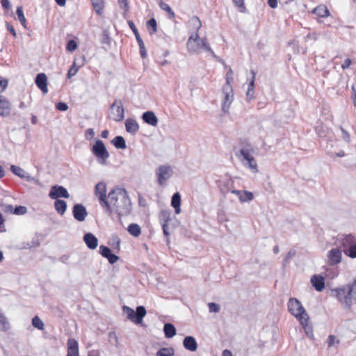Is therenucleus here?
I'll return each instance as SVG.
<instances>
[{
    "label": "nucleus",
    "mask_w": 356,
    "mask_h": 356,
    "mask_svg": "<svg viewBox=\"0 0 356 356\" xmlns=\"http://www.w3.org/2000/svg\"><path fill=\"white\" fill-rule=\"evenodd\" d=\"M128 24H129V28L131 29V31L134 33L136 38L137 37V35H140L133 21H129Z\"/></svg>",
    "instance_id": "obj_59"
},
{
    "label": "nucleus",
    "mask_w": 356,
    "mask_h": 356,
    "mask_svg": "<svg viewBox=\"0 0 356 356\" xmlns=\"http://www.w3.org/2000/svg\"><path fill=\"white\" fill-rule=\"evenodd\" d=\"M174 353L172 348H162L157 351L156 356H172Z\"/></svg>",
    "instance_id": "obj_36"
},
{
    "label": "nucleus",
    "mask_w": 356,
    "mask_h": 356,
    "mask_svg": "<svg viewBox=\"0 0 356 356\" xmlns=\"http://www.w3.org/2000/svg\"><path fill=\"white\" fill-rule=\"evenodd\" d=\"M122 311L127 314V318L136 324L140 323L147 312L144 306H138L136 311L128 306H123Z\"/></svg>",
    "instance_id": "obj_6"
},
{
    "label": "nucleus",
    "mask_w": 356,
    "mask_h": 356,
    "mask_svg": "<svg viewBox=\"0 0 356 356\" xmlns=\"http://www.w3.org/2000/svg\"><path fill=\"white\" fill-rule=\"evenodd\" d=\"M147 25L148 27H150L152 29V31H149L150 35H152L157 31V29H156L157 24H156V21L154 18H151L149 20H148Z\"/></svg>",
    "instance_id": "obj_44"
},
{
    "label": "nucleus",
    "mask_w": 356,
    "mask_h": 356,
    "mask_svg": "<svg viewBox=\"0 0 356 356\" xmlns=\"http://www.w3.org/2000/svg\"><path fill=\"white\" fill-rule=\"evenodd\" d=\"M143 120L153 127H156L158 124V118L153 111H146L142 115Z\"/></svg>",
    "instance_id": "obj_22"
},
{
    "label": "nucleus",
    "mask_w": 356,
    "mask_h": 356,
    "mask_svg": "<svg viewBox=\"0 0 356 356\" xmlns=\"http://www.w3.org/2000/svg\"><path fill=\"white\" fill-rule=\"evenodd\" d=\"M186 44L189 53L198 54L202 50L205 51L210 53L211 55L216 59V60L224 64V61L215 54L210 45L207 43V38H200L197 33H195V35H192L189 37Z\"/></svg>",
    "instance_id": "obj_4"
},
{
    "label": "nucleus",
    "mask_w": 356,
    "mask_h": 356,
    "mask_svg": "<svg viewBox=\"0 0 356 356\" xmlns=\"http://www.w3.org/2000/svg\"><path fill=\"white\" fill-rule=\"evenodd\" d=\"M350 64H351V60L350 58H346L344 60L343 63L341 65V67H342V69L345 70V69L349 67Z\"/></svg>",
    "instance_id": "obj_63"
},
{
    "label": "nucleus",
    "mask_w": 356,
    "mask_h": 356,
    "mask_svg": "<svg viewBox=\"0 0 356 356\" xmlns=\"http://www.w3.org/2000/svg\"><path fill=\"white\" fill-rule=\"evenodd\" d=\"M232 186H233V181H232L231 179H229V180L225 181L220 186V192L223 194L227 193L230 190L231 187H232Z\"/></svg>",
    "instance_id": "obj_39"
},
{
    "label": "nucleus",
    "mask_w": 356,
    "mask_h": 356,
    "mask_svg": "<svg viewBox=\"0 0 356 356\" xmlns=\"http://www.w3.org/2000/svg\"><path fill=\"white\" fill-rule=\"evenodd\" d=\"M49 196L51 199L58 200V198L61 197L69 198L70 195L65 187L59 185H54L51 187Z\"/></svg>",
    "instance_id": "obj_12"
},
{
    "label": "nucleus",
    "mask_w": 356,
    "mask_h": 356,
    "mask_svg": "<svg viewBox=\"0 0 356 356\" xmlns=\"http://www.w3.org/2000/svg\"><path fill=\"white\" fill-rule=\"evenodd\" d=\"M67 356H79L78 342L74 339H69L67 341Z\"/></svg>",
    "instance_id": "obj_23"
},
{
    "label": "nucleus",
    "mask_w": 356,
    "mask_h": 356,
    "mask_svg": "<svg viewBox=\"0 0 356 356\" xmlns=\"http://www.w3.org/2000/svg\"><path fill=\"white\" fill-rule=\"evenodd\" d=\"M16 14L22 25L24 27H26V18L24 15L23 9L21 6L17 8Z\"/></svg>",
    "instance_id": "obj_40"
},
{
    "label": "nucleus",
    "mask_w": 356,
    "mask_h": 356,
    "mask_svg": "<svg viewBox=\"0 0 356 356\" xmlns=\"http://www.w3.org/2000/svg\"><path fill=\"white\" fill-rule=\"evenodd\" d=\"M118 3L120 7L124 10V13L129 12V6L127 0H118Z\"/></svg>",
    "instance_id": "obj_52"
},
{
    "label": "nucleus",
    "mask_w": 356,
    "mask_h": 356,
    "mask_svg": "<svg viewBox=\"0 0 356 356\" xmlns=\"http://www.w3.org/2000/svg\"><path fill=\"white\" fill-rule=\"evenodd\" d=\"M209 312L218 313L219 312L220 307V305L215 302H209L208 304Z\"/></svg>",
    "instance_id": "obj_50"
},
{
    "label": "nucleus",
    "mask_w": 356,
    "mask_h": 356,
    "mask_svg": "<svg viewBox=\"0 0 356 356\" xmlns=\"http://www.w3.org/2000/svg\"><path fill=\"white\" fill-rule=\"evenodd\" d=\"M159 7L161 10H165L168 13L170 18L172 19L175 17V14L172 8L169 6L168 4L163 2L162 0H160L159 1Z\"/></svg>",
    "instance_id": "obj_35"
},
{
    "label": "nucleus",
    "mask_w": 356,
    "mask_h": 356,
    "mask_svg": "<svg viewBox=\"0 0 356 356\" xmlns=\"http://www.w3.org/2000/svg\"><path fill=\"white\" fill-rule=\"evenodd\" d=\"M11 106L10 102L3 96L0 95V115L7 117L10 114Z\"/></svg>",
    "instance_id": "obj_18"
},
{
    "label": "nucleus",
    "mask_w": 356,
    "mask_h": 356,
    "mask_svg": "<svg viewBox=\"0 0 356 356\" xmlns=\"http://www.w3.org/2000/svg\"><path fill=\"white\" fill-rule=\"evenodd\" d=\"M268 4L270 8H275L277 6V0H268Z\"/></svg>",
    "instance_id": "obj_64"
},
{
    "label": "nucleus",
    "mask_w": 356,
    "mask_h": 356,
    "mask_svg": "<svg viewBox=\"0 0 356 356\" xmlns=\"http://www.w3.org/2000/svg\"><path fill=\"white\" fill-rule=\"evenodd\" d=\"M222 91L224 95L222 104V110L223 112L227 113L229 108V106L234 99L232 86H223Z\"/></svg>",
    "instance_id": "obj_9"
},
{
    "label": "nucleus",
    "mask_w": 356,
    "mask_h": 356,
    "mask_svg": "<svg viewBox=\"0 0 356 356\" xmlns=\"http://www.w3.org/2000/svg\"><path fill=\"white\" fill-rule=\"evenodd\" d=\"M331 293L332 296L349 308L353 302H356V280L343 287L332 289Z\"/></svg>",
    "instance_id": "obj_3"
},
{
    "label": "nucleus",
    "mask_w": 356,
    "mask_h": 356,
    "mask_svg": "<svg viewBox=\"0 0 356 356\" xmlns=\"http://www.w3.org/2000/svg\"><path fill=\"white\" fill-rule=\"evenodd\" d=\"M95 136V131L93 129H88L85 134V137L87 140L92 139Z\"/></svg>",
    "instance_id": "obj_61"
},
{
    "label": "nucleus",
    "mask_w": 356,
    "mask_h": 356,
    "mask_svg": "<svg viewBox=\"0 0 356 356\" xmlns=\"http://www.w3.org/2000/svg\"><path fill=\"white\" fill-rule=\"evenodd\" d=\"M111 241H112V245H115V248L117 249L118 251L120 250V239L117 236H112V238H111Z\"/></svg>",
    "instance_id": "obj_51"
},
{
    "label": "nucleus",
    "mask_w": 356,
    "mask_h": 356,
    "mask_svg": "<svg viewBox=\"0 0 356 356\" xmlns=\"http://www.w3.org/2000/svg\"><path fill=\"white\" fill-rule=\"evenodd\" d=\"M110 37L108 35V33L106 31H103L102 38H101V42L102 44H110Z\"/></svg>",
    "instance_id": "obj_55"
},
{
    "label": "nucleus",
    "mask_w": 356,
    "mask_h": 356,
    "mask_svg": "<svg viewBox=\"0 0 356 356\" xmlns=\"http://www.w3.org/2000/svg\"><path fill=\"white\" fill-rule=\"evenodd\" d=\"M127 231L134 236H138L141 233L140 227L136 223H131L128 226Z\"/></svg>",
    "instance_id": "obj_33"
},
{
    "label": "nucleus",
    "mask_w": 356,
    "mask_h": 356,
    "mask_svg": "<svg viewBox=\"0 0 356 356\" xmlns=\"http://www.w3.org/2000/svg\"><path fill=\"white\" fill-rule=\"evenodd\" d=\"M311 283L317 291H322L325 288V280L323 276L314 275L311 277Z\"/></svg>",
    "instance_id": "obj_21"
},
{
    "label": "nucleus",
    "mask_w": 356,
    "mask_h": 356,
    "mask_svg": "<svg viewBox=\"0 0 356 356\" xmlns=\"http://www.w3.org/2000/svg\"><path fill=\"white\" fill-rule=\"evenodd\" d=\"M107 204L108 207L104 208H106V212L110 216L113 212L118 213L120 217L127 216L131 211V202L124 188L112 189L108 194Z\"/></svg>",
    "instance_id": "obj_1"
},
{
    "label": "nucleus",
    "mask_w": 356,
    "mask_h": 356,
    "mask_svg": "<svg viewBox=\"0 0 356 356\" xmlns=\"http://www.w3.org/2000/svg\"><path fill=\"white\" fill-rule=\"evenodd\" d=\"M252 146L250 144H246L239 150V153H236V154L245 167L248 168L253 172L256 173L258 172L257 163L254 158L252 156Z\"/></svg>",
    "instance_id": "obj_5"
},
{
    "label": "nucleus",
    "mask_w": 356,
    "mask_h": 356,
    "mask_svg": "<svg viewBox=\"0 0 356 356\" xmlns=\"http://www.w3.org/2000/svg\"><path fill=\"white\" fill-rule=\"evenodd\" d=\"M79 67H76L75 62H74V64L71 66L67 72V78L70 79L72 76H74L77 73Z\"/></svg>",
    "instance_id": "obj_49"
},
{
    "label": "nucleus",
    "mask_w": 356,
    "mask_h": 356,
    "mask_svg": "<svg viewBox=\"0 0 356 356\" xmlns=\"http://www.w3.org/2000/svg\"><path fill=\"white\" fill-rule=\"evenodd\" d=\"M288 309L299 321L306 334L311 337L313 335L312 326L309 324V317L301 302L295 298H291L288 302Z\"/></svg>",
    "instance_id": "obj_2"
},
{
    "label": "nucleus",
    "mask_w": 356,
    "mask_h": 356,
    "mask_svg": "<svg viewBox=\"0 0 356 356\" xmlns=\"http://www.w3.org/2000/svg\"><path fill=\"white\" fill-rule=\"evenodd\" d=\"M6 28L7 30L10 31L14 37H16V32L13 26L10 24L6 22Z\"/></svg>",
    "instance_id": "obj_62"
},
{
    "label": "nucleus",
    "mask_w": 356,
    "mask_h": 356,
    "mask_svg": "<svg viewBox=\"0 0 356 356\" xmlns=\"http://www.w3.org/2000/svg\"><path fill=\"white\" fill-rule=\"evenodd\" d=\"M340 248L342 250L348 249L349 247L356 243V238L352 234H343L339 238Z\"/></svg>",
    "instance_id": "obj_16"
},
{
    "label": "nucleus",
    "mask_w": 356,
    "mask_h": 356,
    "mask_svg": "<svg viewBox=\"0 0 356 356\" xmlns=\"http://www.w3.org/2000/svg\"><path fill=\"white\" fill-rule=\"evenodd\" d=\"M173 170L169 165H160L156 170L157 182L162 186L172 176Z\"/></svg>",
    "instance_id": "obj_8"
},
{
    "label": "nucleus",
    "mask_w": 356,
    "mask_h": 356,
    "mask_svg": "<svg viewBox=\"0 0 356 356\" xmlns=\"http://www.w3.org/2000/svg\"><path fill=\"white\" fill-rule=\"evenodd\" d=\"M342 133V138L347 143L350 142V134L342 127H340Z\"/></svg>",
    "instance_id": "obj_60"
},
{
    "label": "nucleus",
    "mask_w": 356,
    "mask_h": 356,
    "mask_svg": "<svg viewBox=\"0 0 356 356\" xmlns=\"http://www.w3.org/2000/svg\"><path fill=\"white\" fill-rule=\"evenodd\" d=\"M27 212V208L24 206H17L14 208L13 213L16 215H24Z\"/></svg>",
    "instance_id": "obj_48"
},
{
    "label": "nucleus",
    "mask_w": 356,
    "mask_h": 356,
    "mask_svg": "<svg viewBox=\"0 0 356 356\" xmlns=\"http://www.w3.org/2000/svg\"><path fill=\"white\" fill-rule=\"evenodd\" d=\"M92 152L96 156L97 161L100 164L105 165L106 163V160L109 157V153L101 140L97 139L95 141L92 149Z\"/></svg>",
    "instance_id": "obj_7"
},
{
    "label": "nucleus",
    "mask_w": 356,
    "mask_h": 356,
    "mask_svg": "<svg viewBox=\"0 0 356 356\" xmlns=\"http://www.w3.org/2000/svg\"><path fill=\"white\" fill-rule=\"evenodd\" d=\"M77 48V43L74 40H70L66 45V50L70 52L75 51Z\"/></svg>",
    "instance_id": "obj_45"
},
{
    "label": "nucleus",
    "mask_w": 356,
    "mask_h": 356,
    "mask_svg": "<svg viewBox=\"0 0 356 356\" xmlns=\"http://www.w3.org/2000/svg\"><path fill=\"white\" fill-rule=\"evenodd\" d=\"M95 194L98 197L100 205L108 207L107 201L108 196H106V185L104 182L101 181L96 184L95 187Z\"/></svg>",
    "instance_id": "obj_11"
},
{
    "label": "nucleus",
    "mask_w": 356,
    "mask_h": 356,
    "mask_svg": "<svg viewBox=\"0 0 356 356\" xmlns=\"http://www.w3.org/2000/svg\"><path fill=\"white\" fill-rule=\"evenodd\" d=\"M126 131L134 135L139 130L138 122L131 118H128L125 122Z\"/></svg>",
    "instance_id": "obj_25"
},
{
    "label": "nucleus",
    "mask_w": 356,
    "mask_h": 356,
    "mask_svg": "<svg viewBox=\"0 0 356 356\" xmlns=\"http://www.w3.org/2000/svg\"><path fill=\"white\" fill-rule=\"evenodd\" d=\"M54 207L58 213L63 215L67 209V203L64 200H56L54 202Z\"/></svg>",
    "instance_id": "obj_30"
},
{
    "label": "nucleus",
    "mask_w": 356,
    "mask_h": 356,
    "mask_svg": "<svg viewBox=\"0 0 356 356\" xmlns=\"http://www.w3.org/2000/svg\"><path fill=\"white\" fill-rule=\"evenodd\" d=\"M239 199H240L241 202H242L250 201L253 199V194L251 192L245 191L243 192V194H241L239 196Z\"/></svg>",
    "instance_id": "obj_43"
},
{
    "label": "nucleus",
    "mask_w": 356,
    "mask_h": 356,
    "mask_svg": "<svg viewBox=\"0 0 356 356\" xmlns=\"http://www.w3.org/2000/svg\"><path fill=\"white\" fill-rule=\"evenodd\" d=\"M10 323L3 314L0 312V331L6 332L10 329Z\"/></svg>",
    "instance_id": "obj_32"
},
{
    "label": "nucleus",
    "mask_w": 356,
    "mask_h": 356,
    "mask_svg": "<svg viewBox=\"0 0 356 356\" xmlns=\"http://www.w3.org/2000/svg\"><path fill=\"white\" fill-rule=\"evenodd\" d=\"M296 254V250L295 249H291L288 253L286 254L285 258L284 259L283 265L286 266V264L289 262L291 258L294 257Z\"/></svg>",
    "instance_id": "obj_47"
},
{
    "label": "nucleus",
    "mask_w": 356,
    "mask_h": 356,
    "mask_svg": "<svg viewBox=\"0 0 356 356\" xmlns=\"http://www.w3.org/2000/svg\"><path fill=\"white\" fill-rule=\"evenodd\" d=\"M233 72L232 69L230 68L229 72L226 74V83L224 86H232V82L233 81V77H232Z\"/></svg>",
    "instance_id": "obj_53"
},
{
    "label": "nucleus",
    "mask_w": 356,
    "mask_h": 356,
    "mask_svg": "<svg viewBox=\"0 0 356 356\" xmlns=\"http://www.w3.org/2000/svg\"><path fill=\"white\" fill-rule=\"evenodd\" d=\"M251 74H252V78L248 84V91L246 92V97H247L248 99H249V100H252V99H254V81H255L256 73L254 72V70H251Z\"/></svg>",
    "instance_id": "obj_26"
},
{
    "label": "nucleus",
    "mask_w": 356,
    "mask_h": 356,
    "mask_svg": "<svg viewBox=\"0 0 356 356\" xmlns=\"http://www.w3.org/2000/svg\"><path fill=\"white\" fill-rule=\"evenodd\" d=\"M99 253L102 257L106 258L111 264H113L119 260V257L113 254L111 249L105 245L99 246Z\"/></svg>",
    "instance_id": "obj_14"
},
{
    "label": "nucleus",
    "mask_w": 356,
    "mask_h": 356,
    "mask_svg": "<svg viewBox=\"0 0 356 356\" xmlns=\"http://www.w3.org/2000/svg\"><path fill=\"white\" fill-rule=\"evenodd\" d=\"M56 108L60 111H65L68 109V106L66 103L60 102L56 104Z\"/></svg>",
    "instance_id": "obj_57"
},
{
    "label": "nucleus",
    "mask_w": 356,
    "mask_h": 356,
    "mask_svg": "<svg viewBox=\"0 0 356 356\" xmlns=\"http://www.w3.org/2000/svg\"><path fill=\"white\" fill-rule=\"evenodd\" d=\"M160 219L162 223V229L165 236L168 237L170 233L168 232V222L171 220L170 213L167 211H162L160 214Z\"/></svg>",
    "instance_id": "obj_19"
},
{
    "label": "nucleus",
    "mask_w": 356,
    "mask_h": 356,
    "mask_svg": "<svg viewBox=\"0 0 356 356\" xmlns=\"http://www.w3.org/2000/svg\"><path fill=\"white\" fill-rule=\"evenodd\" d=\"M111 113H110V118L115 122H121L124 118V111L122 107V104L121 102H119V104H118V101L115 100L111 105Z\"/></svg>",
    "instance_id": "obj_10"
},
{
    "label": "nucleus",
    "mask_w": 356,
    "mask_h": 356,
    "mask_svg": "<svg viewBox=\"0 0 356 356\" xmlns=\"http://www.w3.org/2000/svg\"><path fill=\"white\" fill-rule=\"evenodd\" d=\"M32 325L34 327L40 330L44 329V323L38 316H35L32 318Z\"/></svg>",
    "instance_id": "obj_41"
},
{
    "label": "nucleus",
    "mask_w": 356,
    "mask_h": 356,
    "mask_svg": "<svg viewBox=\"0 0 356 356\" xmlns=\"http://www.w3.org/2000/svg\"><path fill=\"white\" fill-rule=\"evenodd\" d=\"M181 195L177 192L173 194L171 199V206L175 209V213L179 214L181 212Z\"/></svg>",
    "instance_id": "obj_27"
},
{
    "label": "nucleus",
    "mask_w": 356,
    "mask_h": 356,
    "mask_svg": "<svg viewBox=\"0 0 356 356\" xmlns=\"http://www.w3.org/2000/svg\"><path fill=\"white\" fill-rule=\"evenodd\" d=\"M184 347L191 352H194L197 348V343L195 339L192 336H187L183 341Z\"/></svg>",
    "instance_id": "obj_24"
},
{
    "label": "nucleus",
    "mask_w": 356,
    "mask_h": 356,
    "mask_svg": "<svg viewBox=\"0 0 356 356\" xmlns=\"http://www.w3.org/2000/svg\"><path fill=\"white\" fill-rule=\"evenodd\" d=\"M232 1L234 6L239 9L241 13H247V9L244 5V0H232Z\"/></svg>",
    "instance_id": "obj_42"
},
{
    "label": "nucleus",
    "mask_w": 356,
    "mask_h": 356,
    "mask_svg": "<svg viewBox=\"0 0 356 356\" xmlns=\"http://www.w3.org/2000/svg\"><path fill=\"white\" fill-rule=\"evenodd\" d=\"M343 252L346 256L352 259L356 258V243L348 249L343 250Z\"/></svg>",
    "instance_id": "obj_38"
},
{
    "label": "nucleus",
    "mask_w": 356,
    "mask_h": 356,
    "mask_svg": "<svg viewBox=\"0 0 356 356\" xmlns=\"http://www.w3.org/2000/svg\"><path fill=\"white\" fill-rule=\"evenodd\" d=\"M93 6L94 10L98 15L103 13L104 9V1L103 0H90Z\"/></svg>",
    "instance_id": "obj_34"
},
{
    "label": "nucleus",
    "mask_w": 356,
    "mask_h": 356,
    "mask_svg": "<svg viewBox=\"0 0 356 356\" xmlns=\"http://www.w3.org/2000/svg\"><path fill=\"white\" fill-rule=\"evenodd\" d=\"M72 213L74 218L80 222L85 220L88 216L86 207L81 204H76L73 207Z\"/></svg>",
    "instance_id": "obj_13"
},
{
    "label": "nucleus",
    "mask_w": 356,
    "mask_h": 356,
    "mask_svg": "<svg viewBox=\"0 0 356 356\" xmlns=\"http://www.w3.org/2000/svg\"><path fill=\"white\" fill-rule=\"evenodd\" d=\"M10 170L13 173H14L15 175L18 176L20 178L25 177V175H26L25 170H24L19 166H17L15 165H12L10 166Z\"/></svg>",
    "instance_id": "obj_37"
},
{
    "label": "nucleus",
    "mask_w": 356,
    "mask_h": 356,
    "mask_svg": "<svg viewBox=\"0 0 356 356\" xmlns=\"http://www.w3.org/2000/svg\"><path fill=\"white\" fill-rule=\"evenodd\" d=\"M35 84L40 88L42 92L47 93L48 88H47V78L45 74L44 73H40L38 74L35 77Z\"/></svg>",
    "instance_id": "obj_17"
},
{
    "label": "nucleus",
    "mask_w": 356,
    "mask_h": 356,
    "mask_svg": "<svg viewBox=\"0 0 356 356\" xmlns=\"http://www.w3.org/2000/svg\"><path fill=\"white\" fill-rule=\"evenodd\" d=\"M315 131L320 137H325L326 136L325 131L322 125L316 126Z\"/></svg>",
    "instance_id": "obj_56"
},
{
    "label": "nucleus",
    "mask_w": 356,
    "mask_h": 356,
    "mask_svg": "<svg viewBox=\"0 0 356 356\" xmlns=\"http://www.w3.org/2000/svg\"><path fill=\"white\" fill-rule=\"evenodd\" d=\"M83 241L90 250L95 249L98 245L97 238L92 233H86L83 236Z\"/></svg>",
    "instance_id": "obj_20"
},
{
    "label": "nucleus",
    "mask_w": 356,
    "mask_h": 356,
    "mask_svg": "<svg viewBox=\"0 0 356 356\" xmlns=\"http://www.w3.org/2000/svg\"><path fill=\"white\" fill-rule=\"evenodd\" d=\"M8 80L3 79L2 76H0V92L5 90L8 86Z\"/></svg>",
    "instance_id": "obj_58"
},
{
    "label": "nucleus",
    "mask_w": 356,
    "mask_h": 356,
    "mask_svg": "<svg viewBox=\"0 0 356 356\" xmlns=\"http://www.w3.org/2000/svg\"><path fill=\"white\" fill-rule=\"evenodd\" d=\"M335 337L334 335H330L327 340L328 348L332 347L335 343L339 344L340 343L339 340H335Z\"/></svg>",
    "instance_id": "obj_54"
},
{
    "label": "nucleus",
    "mask_w": 356,
    "mask_h": 356,
    "mask_svg": "<svg viewBox=\"0 0 356 356\" xmlns=\"http://www.w3.org/2000/svg\"><path fill=\"white\" fill-rule=\"evenodd\" d=\"M341 250L332 248L327 253V258L330 265H337L341 261Z\"/></svg>",
    "instance_id": "obj_15"
},
{
    "label": "nucleus",
    "mask_w": 356,
    "mask_h": 356,
    "mask_svg": "<svg viewBox=\"0 0 356 356\" xmlns=\"http://www.w3.org/2000/svg\"><path fill=\"white\" fill-rule=\"evenodd\" d=\"M312 13L320 17H327L330 15V11L325 6L320 5L316 7L313 10Z\"/></svg>",
    "instance_id": "obj_28"
},
{
    "label": "nucleus",
    "mask_w": 356,
    "mask_h": 356,
    "mask_svg": "<svg viewBox=\"0 0 356 356\" xmlns=\"http://www.w3.org/2000/svg\"><path fill=\"white\" fill-rule=\"evenodd\" d=\"M163 332L166 338H172L176 334V328L173 324L167 323L163 326Z\"/></svg>",
    "instance_id": "obj_29"
},
{
    "label": "nucleus",
    "mask_w": 356,
    "mask_h": 356,
    "mask_svg": "<svg viewBox=\"0 0 356 356\" xmlns=\"http://www.w3.org/2000/svg\"><path fill=\"white\" fill-rule=\"evenodd\" d=\"M112 144L117 149H125L126 148V142L124 138L121 136H115L111 141Z\"/></svg>",
    "instance_id": "obj_31"
},
{
    "label": "nucleus",
    "mask_w": 356,
    "mask_h": 356,
    "mask_svg": "<svg viewBox=\"0 0 356 356\" xmlns=\"http://www.w3.org/2000/svg\"><path fill=\"white\" fill-rule=\"evenodd\" d=\"M191 22L193 24V27L197 31H198L202 26V22H201L200 19H199V17L197 16H193L191 19Z\"/></svg>",
    "instance_id": "obj_46"
}]
</instances>
